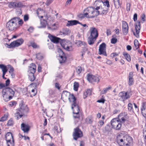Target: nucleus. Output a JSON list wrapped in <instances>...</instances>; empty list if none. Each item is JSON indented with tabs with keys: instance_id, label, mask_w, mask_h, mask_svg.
Returning a JSON list of instances; mask_svg holds the SVG:
<instances>
[{
	"instance_id": "f257e3e1",
	"label": "nucleus",
	"mask_w": 146,
	"mask_h": 146,
	"mask_svg": "<svg viewBox=\"0 0 146 146\" xmlns=\"http://www.w3.org/2000/svg\"><path fill=\"white\" fill-rule=\"evenodd\" d=\"M103 4V1L102 0H97L94 3V7H90L86 8V11L91 15L90 17H94L99 15L100 11L98 10L100 8L102 9V5Z\"/></svg>"
},
{
	"instance_id": "f03ea898",
	"label": "nucleus",
	"mask_w": 146,
	"mask_h": 146,
	"mask_svg": "<svg viewBox=\"0 0 146 146\" xmlns=\"http://www.w3.org/2000/svg\"><path fill=\"white\" fill-rule=\"evenodd\" d=\"M119 137H117V141L120 146H130L132 143V138L128 135H126L121 139L119 138Z\"/></svg>"
},
{
	"instance_id": "7ed1b4c3",
	"label": "nucleus",
	"mask_w": 146,
	"mask_h": 146,
	"mask_svg": "<svg viewBox=\"0 0 146 146\" xmlns=\"http://www.w3.org/2000/svg\"><path fill=\"white\" fill-rule=\"evenodd\" d=\"M2 93L3 99L5 101H8L12 99L15 94L14 90L8 87L3 89Z\"/></svg>"
},
{
	"instance_id": "20e7f679",
	"label": "nucleus",
	"mask_w": 146,
	"mask_h": 146,
	"mask_svg": "<svg viewBox=\"0 0 146 146\" xmlns=\"http://www.w3.org/2000/svg\"><path fill=\"white\" fill-rule=\"evenodd\" d=\"M19 19L18 17H14L11 19L6 24L7 28L11 31H15L18 27L17 24L18 21Z\"/></svg>"
},
{
	"instance_id": "39448f33",
	"label": "nucleus",
	"mask_w": 146,
	"mask_h": 146,
	"mask_svg": "<svg viewBox=\"0 0 146 146\" xmlns=\"http://www.w3.org/2000/svg\"><path fill=\"white\" fill-rule=\"evenodd\" d=\"M112 128L116 130H119L122 126L121 122L117 118L113 119L111 121Z\"/></svg>"
},
{
	"instance_id": "423d86ee",
	"label": "nucleus",
	"mask_w": 146,
	"mask_h": 146,
	"mask_svg": "<svg viewBox=\"0 0 146 146\" xmlns=\"http://www.w3.org/2000/svg\"><path fill=\"white\" fill-rule=\"evenodd\" d=\"M19 106L20 107L18 110V111H19L23 116H26L29 111L27 106L23 104V102H21L19 104Z\"/></svg>"
},
{
	"instance_id": "0eeeda50",
	"label": "nucleus",
	"mask_w": 146,
	"mask_h": 146,
	"mask_svg": "<svg viewBox=\"0 0 146 146\" xmlns=\"http://www.w3.org/2000/svg\"><path fill=\"white\" fill-rule=\"evenodd\" d=\"M73 136L74 139L76 140L79 138L83 136L82 132L80 129L78 127L74 129V132L73 134Z\"/></svg>"
},
{
	"instance_id": "6e6552de",
	"label": "nucleus",
	"mask_w": 146,
	"mask_h": 146,
	"mask_svg": "<svg viewBox=\"0 0 146 146\" xmlns=\"http://www.w3.org/2000/svg\"><path fill=\"white\" fill-rule=\"evenodd\" d=\"M106 44L103 42L100 44L99 47L98 54L103 55L105 56H107V55L106 51Z\"/></svg>"
},
{
	"instance_id": "1a4fd4ad",
	"label": "nucleus",
	"mask_w": 146,
	"mask_h": 146,
	"mask_svg": "<svg viewBox=\"0 0 146 146\" xmlns=\"http://www.w3.org/2000/svg\"><path fill=\"white\" fill-rule=\"evenodd\" d=\"M119 96L120 97L119 100L121 101L124 102L130 98V96L128 94V92L122 91L119 94Z\"/></svg>"
},
{
	"instance_id": "9d476101",
	"label": "nucleus",
	"mask_w": 146,
	"mask_h": 146,
	"mask_svg": "<svg viewBox=\"0 0 146 146\" xmlns=\"http://www.w3.org/2000/svg\"><path fill=\"white\" fill-rule=\"evenodd\" d=\"M23 42V40L21 38L11 42L9 46L10 47H17L21 45Z\"/></svg>"
},
{
	"instance_id": "9b49d317",
	"label": "nucleus",
	"mask_w": 146,
	"mask_h": 146,
	"mask_svg": "<svg viewBox=\"0 0 146 146\" xmlns=\"http://www.w3.org/2000/svg\"><path fill=\"white\" fill-rule=\"evenodd\" d=\"M68 98L70 102L73 103L71 107L72 109H73L74 108L76 107L77 106H79L76 103V99L73 94L71 95Z\"/></svg>"
},
{
	"instance_id": "f8f14e48",
	"label": "nucleus",
	"mask_w": 146,
	"mask_h": 146,
	"mask_svg": "<svg viewBox=\"0 0 146 146\" xmlns=\"http://www.w3.org/2000/svg\"><path fill=\"white\" fill-rule=\"evenodd\" d=\"M90 36L97 38L98 37V33L97 29L94 27H90Z\"/></svg>"
},
{
	"instance_id": "ddd939ff",
	"label": "nucleus",
	"mask_w": 146,
	"mask_h": 146,
	"mask_svg": "<svg viewBox=\"0 0 146 146\" xmlns=\"http://www.w3.org/2000/svg\"><path fill=\"white\" fill-rule=\"evenodd\" d=\"M140 23L139 21H138L137 22L135 25V30L136 33L133 32L134 35L137 38L139 37V33L140 32Z\"/></svg>"
},
{
	"instance_id": "4468645a",
	"label": "nucleus",
	"mask_w": 146,
	"mask_h": 146,
	"mask_svg": "<svg viewBox=\"0 0 146 146\" xmlns=\"http://www.w3.org/2000/svg\"><path fill=\"white\" fill-rule=\"evenodd\" d=\"M73 113H74L73 117L75 118L80 119V116L79 114V106H77L76 107L74 108L73 109Z\"/></svg>"
},
{
	"instance_id": "2eb2a0df",
	"label": "nucleus",
	"mask_w": 146,
	"mask_h": 146,
	"mask_svg": "<svg viewBox=\"0 0 146 146\" xmlns=\"http://www.w3.org/2000/svg\"><path fill=\"white\" fill-rule=\"evenodd\" d=\"M128 26L126 22L122 21V32L124 35H126L128 33Z\"/></svg>"
},
{
	"instance_id": "dca6fc26",
	"label": "nucleus",
	"mask_w": 146,
	"mask_h": 146,
	"mask_svg": "<svg viewBox=\"0 0 146 146\" xmlns=\"http://www.w3.org/2000/svg\"><path fill=\"white\" fill-rule=\"evenodd\" d=\"M48 37L52 42L54 43H58L60 39L59 38L53 36L50 34H49L48 35Z\"/></svg>"
},
{
	"instance_id": "f3484780",
	"label": "nucleus",
	"mask_w": 146,
	"mask_h": 146,
	"mask_svg": "<svg viewBox=\"0 0 146 146\" xmlns=\"http://www.w3.org/2000/svg\"><path fill=\"white\" fill-rule=\"evenodd\" d=\"M21 128L24 133H28L30 129V127L29 125L24 123L21 124Z\"/></svg>"
},
{
	"instance_id": "a211bd4d",
	"label": "nucleus",
	"mask_w": 146,
	"mask_h": 146,
	"mask_svg": "<svg viewBox=\"0 0 146 146\" xmlns=\"http://www.w3.org/2000/svg\"><path fill=\"white\" fill-rule=\"evenodd\" d=\"M142 108L141 109V113L143 116L146 119V103H142Z\"/></svg>"
},
{
	"instance_id": "6ab92c4d",
	"label": "nucleus",
	"mask_w": 146,
	"mask_h": 146,
	"mask_svg": "<svg viewBox=\"0 0 146 146\" xmlns=\"http://www.w3.org/2000/svg\"><path fill=\"white\" fill-rule=\"evenodd\" d=\"M78 21L76 20L68 21L66 24L67 26H70L76 25L78 24Z\"/></svg>"
},
{
	"instance_id": "aec40b11",
	"label": "nucleus",
	"mask_w": 146,
	"mask_h": 146,
	"mask_svg": "<svg viewBox=\"0 0 146 146\" xmlns=\"http://www.w3.org/2000/svg\"><path fill=\"white\" fill-rule=\"evenodd\" d=\"M133 73L131 72L129 73V85L131 86L134 83L133 80Z\"/></svg>"
},
{
	"instance_id": "412c9836",
	"label": "nucleus",
	"mask_w": 146,
	"mask_h": 146,
	"mask_svg": "<svg viewBox=\"0 0 146 146\" xmlns=\"http://www.w3.org/2000/svg\"><path fill=\"white\" fill-rule=\"evenodd\" d=\"M5 138L6 141H9L13 139L12 134L11 132H8L6 134Z\"/></svg>"
},
{
	"instance_id": "4be33fe9",
	"label": "nucleus",
	"mask_w": 146,
	"mask_h": 146,
	"mask_svg": "<svg viewBox=\"0 0 146 146\" xmlns=\"http://www.w3.org/2000/svg\"><path fill=\"white\" fill-rule=\"evenodd\" d=\"M96 38L90 36L88 38V44L90 45L94 44Z\"/></svg>"
},
{
	"instance_id": "5701e85b",
	"label": "nucleus",
	"mask_w": 146,
	"mask_h": 146,
	"mask_svg": "<svg viewBox=\"0 0 146 146\" xmlns=\"http://www.w3.org/2000/svg\"><path fill=\"white\" fill-rule=\"evenodd\" d=\"M29 73H35L36 70V66L34 64L32 63L29 68Z\"/></svg>"
},
{
	"instance_id": "b1692460",
	"label": "nucleus",
	"mask_w": 146,
	"mask_h": 146,
	"mask_svg": "<svg viewBox=\"0 0 146 146\" xmlns=\"http://www.w3.org/2000/svg\"><path fill=\"white\" fill-rule=\"evenodd\" d=\"M70 95V93L67 91L63 92L61 95L62 98L66 99Z\"/></svg>"
},
{
	"instance_id": "393cba45",
	"label": "nucleus",
	"mask_w": 146,
	"mask_h": 146,
	"mask_svg": "<svg viewBox=\"0 0 146 146\" xmlns=\"http://www.w3.org/2000/svg\"><path fill=\"white\" fill-rule=\"evenodd\" d=\"M123 55L126 60L129 62L131 61V58L130 55L126 52H123Z\"/></svg>"
},
{
	"instance_id": "a878e982",
	"label": "nucleus",
	"mask_w": 146,
	"mask_h": 146,
	"mask_svg": "<svg viewBox=\"0 0 146 146\" xmlns=\"http://www.w3.org/2000/svg\"><path fill=\"white\" fill-rule=\"evenodd\" d=\"M40 21L41 27L42 28H45L47 24V21H45L44 19H40Z\"/></svg>"
},
{
	"instance_id": "bb28decb",
	"label": "nucleus",
	"mask_w": 146,
	"mask_h": 146,
	"mask_svg": "<svg viewBox=\"0 0 146 146\" xmlns=\"http://www.w3.org/2000/svg\"><path fill=\"white\" fill-rule=\"evenodd\" d=\"M34 74V73H29V78L31 81H34L35 79V76Z\"/></svg>"
},
{
	"instance_id": "cd10ccee",
	"label": "nucleus",
	"mask_w": 146,
	"mask_h": 146,
	"mask_svg": "<svg viewBox=\"0 0 146 146\" xmlns=\"http://www.w3.org/2000/svg\"><path fill=\"white\" fill-rule=\"evenodd\" d=\"M23 115L20 112L17 111V112L15 114V117L17 119H18L19 118H21L22 116Z\"/></svg>"
},
{
	"instance_id": "c85d7f7f",
	"label": "nucleus",
	"mask_w": 146,
	"mask_h": 146,
	"mask_svg": "<svg viewBox=\"0 0 146 146\" xmlns=\"http://www.w3.org/2000/svg\"><path fill=\"white\" fill-rule=\"evenodd\" d=\"M0 68L2 69L3 73H6L7 72L6 66L3 64H0Z\"/></svg>"
},
{
	"instance_id": "c756f323",
	"label": "nucleus",
	"mask_w": 146,
	"mask_h": 146,
	"mask_svg": "<svg viewBox=\"0 0 146 146\" xmlns=\"http://www.w3.org/2000/svg\"><path fill=\"white\" fill-rule=\"evenodd\" d=\"M93 77L94 75L88 74L87 75V79L90 82H93Z\"/></svg>"
},
{
	"instance_id": "7c9ffc66",
	"label": "nucleus",
	"mask_w": 146,
	"mask_h": 146,
	"mask_svg": "<svg viewBox=\"0 0 146 146\" xmlns=\"http://www.w3.org/2000/svg\"><path fill=\"white\" fill-rule=\"evenodd\" d=\"M115 7L117 9H118L120 7L119 0H113Z\"/></svg>"
},
{
	"instance_id": "2f4dec72",
	"label": "nucleus",
	"mask_w": 146,
	"mask_h": 146,
	"mask_svg": "<svg viewBox=\"0 0 146 146\" xmlns=\"http://www.w3.org/2000/svg\"><path fill=\"white\" fill-rule=\"evenodd\" d=\"M16 2H11L9 3V6L10 8L15 9L16 8Z\"/></svg>"
},
{
	"instance_id": "473e14b6",
	"label": "nucleus",
	"mask_w": 146,
	"mask_h": 146,
	"mask_svg": "<svg viewBox=\"0 0 146 146\" xmlns=\"http://www.w3.org/2000/svg\"><path fill=\"white\" fill-rule=\"evenodd\" d=\"M60 59L59 60L60 63H63L66 61V58L64 55L60 56Z\"/></svg>"
},
{
	"instance_id": "72a5a7b5",
	"label": "nucleus",
	"mask_w": 146,
	"mask_h": 146,
	"mask_svg": "<svg viewBox=\"0 0 146 146\" xmlns=\"http://www.w3.org/2000/svg\"><path fill=\"white\" fill-rule=\"evenodd\" d=\"M134 45L135 47L134 48V50H136L139 48V43L138 40L137 39H135L134 41Z\"/></svg>"
},
{
	"instance_id": "f704fd0d",
	"label": "nucleus",
	"mask_w": 146,
	"mask_h": 146,
	"mask_svg": "<svg viewBox=\"0 0 146 146\" xmlns=\"http://www.w3.org/2000/svg\"><path fill=\"white\" fill-rule=\"evenodd\" d=\"M62 46L64 49L68 51H71L72 50V47L71 46H68L66 44H64Z\"/></svg>"
},
{
	"instance_id": "c9c22d12",
	"label": "nucleus",
	"mask_w": 146,
	"mask_h": 146,
	"mask_svg": "<svg viewBox=\"0 0 146 146\" xmlns=\"http://www.w3.org/2000/svg\"><path fill=\"white\" fill-rule=\"evenodd\" d=\"M111 88L110 86H109L108 87L106 88H105L104 89L102 90L101 92V94H106L107 92L109 91V90L111 89Z\"/></svg>"
},
{
	"instance_id": "e433bc0d",
	"label": "nucleus",
	"mask_w": 146,
	"mask_h": 146,
	"mask_svg": "<svg viewBox=\"0 0 146 146\" xmlns=\"http://www.w3.org/2000/svg\"><path fill=\"white\" fill-rule=\"evenodd\" d=\"M7 146H14V139L9 141H6Z\"/></svg>"
},
{
	"instance_id": "4c0bfd02",
	"label": "nucleus",
	"mask_w": 146,
	"mask_h": 146,
	"mask_svg": "<svg viewBox=\"0 0 146 146\" xmlns=\"http://www.w3.org/2000/svg\"><path fill=\"white\" fill-rule=\"evenodd\" d=\"M79 84L78 82H75L74 83V89L75 91H77L78 90Z\"/></svg>"
},
{
	"instance_id": "58836bf2",
	"label": "nucleus",
	"mask_w": 146,
	"mask_h": 146,
	"mask_svg": "<svg viewBox=\"0 0 146 146\" xmlns=\"http://www.w3.org/2000/svg\"><path fill=\"white\" fill-rule=\"evenodd\" d=\"M122 114H120L119 116L117 119H119V121L121 120V122H124L125 121V119L123 117H122Z\"/></svg>"
},
{
	"instance_id": "ea45409f",
	"label": "nucleus",
	"mask_w": 146,
	"mask_h": 146,
	"mask_svg": "<svg viewBox=\"0 0 146 146\" xmlns=\"http://www.w3.org/2000/svg\"><path fill=\"white\" fill-rule=\"evenodd\" d=\"M29 43L30 45L29 46H31L34 48H36L38 47L36 44L33 41H30Z\"/></svg>"
},
{
	"instance_id": "a19ab883",
	"label": "nucleus",
	"mask_w": 146,
	"mask_h": 146,
	"mask_svg": "<svg viewBox=\"0 0 146 146\" xmlns=\"http://www.w3.org/2000/svg\"><path fill=\"white\" fill-rule=\"evenodd\" d=\"M36 58L39 60H40L43 58V56L41 53H39L36 54Z\"/></svg>"
},
{
	"instance_id": "79ce46f5",
	"label": "nucleus",
	"mask_w": 146,
	"mask_h": 146,
	"mask_svg": "<svg viewBox=\"0 0 146 146\" xmlns=\"http://www.w3.org/2000/svg\"><path fill=\"white\" fill-rule=\"evenodd\" d=\"M53 129L56 131L57 133H59L61 132V130L60 128L59 129H58V127L57 126H55L54 128Z\"/></svg>"
},
{
	"instance_id": "37998d69",
	"label": "nucleus",
	"mask_w": 146,
	"mask_h": 146,
	"mask_svg": "<svg viewBox=\"0 0 146 146\" xmlns=\"http://www.w3.org/2000/svg\"><path fill=\"white\" fill-rule=\"evenodd\" d=\"M36 93V92L35 91V90L34 89H33L31 90V91L30 93V96L31 97H32L33 96H35Z\"/></svg>"
},
{
	"instance_id": "c03bdc74",
	"label": "nucleus",
	"mask_w": 146,
	"mask_h": 146,
	"mask_svg": "<svg viewBox=\"0 0 146 146\" xmlns=\"http://www.w3.org/2000/svg\"><path fill=\"white\" fill-rule=\"evenodd\" d=\"M7 115H5L4 116L0 118V121H5L7 120Z\"/></svg>"
},
{
	"instance_id": "a18cd8bd",
	"label": "nucleus",
	"mask_w": 146,
	"mask_h": 146,
	"mask_svg": "<svg viewBox=\"0 0 146 146\" xmlns=\"http://www.w3.org/2000/svg\"><path fill=\"white\" fill-rule=\"evenodd\" d=\"M104 4H103V5L104 6H106L108 8H109L110 7V5L109 4V2L108 0H106L104 2H103Z\"/></svg>"
},
{
	"instance_id": "49530a36",
	"label": "nucleus",
	"mask_w": 146,
	"mask_h": 146,
	"mask_svg": "<svg viewBox=\"0 0 146 146\" xmlns=\"http://www.w3.org/2000/svg\"><path fill=\"white\" fill-rule=\"evenodd\" d=\"M82 68L80 66H78L76 68V72L78 74H79L82 71Z\"/></svg>"
},
{
	"instance_id": "de8ad7c7",
	"label": "nucleus",
	"mask_w": 146,
	"mask_h": 146,
	"mask_svg": "<svg viewBox=\"0 0 146 146\" xmlns=\"http://www.w3.org/2000/svg\"><path fill=\"white\" fill-rule=\"evenodd\" d=\"M16 8H21L23 6V5L22 3L20 2H18V3L16 2Z\"/></svg>"
},
{
	"instance_id": "09e8293b",
	"label": "nucleus",
	"mask_w": 146,
	"mask_h": 146,
	"mask_svg": "<svg viewBox=\"0 0 146 146\" xmlns=\"http://www.w3.org/2000/svg\"><path fill=\"white\" fill-rule=\"evenodd\" d=\"M128 110L131 111L133 110V105L131 103H129L128 105Z\"/></svg>"
},
{
	"instance_id": "8fccbe9b",
	"label": "nucleus",
	"mask_w": 146,
	"mask_h": 146,
	"mask_svg": "<svg viewBox=\"0 0 146 146\" xmlns=\"http://www.w3.org/2000/svg\"><path fill=\"white\" fill-rule=\"evenodd\" d=\"M13 121L12 119H11L8 121L7 124L8 125H12L13 124Z\"/></svg>"
},
{
	"instance_id": "3c124183",
	"label": "nucleus",
	"mask_w": 146,
	"mask_h": 146,
	"mask_svg": "<svg viewBox=\"0 0 146 146\" xmlns=\"http://www.w3.org/2000/svg\"><path fill=\"white\" fill-rule=\"evenodd\" d=\"M86 120L87 123H91L92 122V120L91 117H87L86 118Z\"/></svg>"
},
{
	"instance_id": "603ef678",
	"label": "nucleus",
	"mask_w": 146,
	"mask_h": 146,
	"mask_svg": "<svg viewBox=\"0 0 146 146\" xmlns=\"http://www.w3.org/2000/svg\"><path fill=\"white\" fill-rule=\"evenodd\" d=\"M93 79V82H99L100 80V79L99 78L98 76H94Z\"/></svg>"
},
{
	"instance_id": "864d4df0",
	"label": "nucleus",
	"mask_w": 146,
	"mask_h": 146,
	"mask_svg": "<svg viewBox=\"0 0 146 146\" xmlns=\"http://www.w3.org/2000/svg\"><path fill=\"white\" fill-rule=\"evenodd\" d=\"M117 40L116 38H113L111 39V42L112 44H114L117 42Z\"/></svg>"
},
{
	"instance_id": "5fc2aeb1",
	"label": "nucleus",
	"mask_w": 146,
	"mask_h": 146,
	"mask_svg": "<svg viewBox=\"0 0 146 146\" xmlns=\"http://www.w3.org/2000/svg\"><path fill=\"white\" fill-rule=\"evenodd\" d=\"M86 9H85V11H86ZM87 12L88 13H86L84 14V17H86L88 18H91L90 17V16L91 15L88 13V12L87 11Z\"/></svg>"
},
{
	"instance_id": "6e6d98bb",
	"label": "nucleus",
	"mask_w": 146,
	"mask_h": 146,
	"mask_svg": "<svg viewBox=\"0 0 146 146\" xmlns=\"http://www.w3.org/2000/svg\"><path fill=\"white\" fill-rule=\"evenodd\" d=\"M16 104V103L15 101H13L10 102L9 104V105L11 107H12L13 106H15Z\"/></svg>"
},
{
	"instance_id": "4d7b16f0",
	"label": "nucleus",
	"mask_w": 146,
	"mask_h": 146,
	"mask_svg": "<svg viewBox=\"0 0 146 146\" xmlns=\"http://www.w3.org/2000/svg\"><path fill=\"white\" fill-rule=\"evenodd\" d=\"M24 20L25 21H27L29 19V15L27 14L25 15L24 16Z\"/></svg>"
},
{
	"instance_id": "13d9d810",
	"label": "nucleus",
	"mask_w": 146,
	"mask_h": 146,
	"mask_svg": "<svg viewBox=\"0 0 146 146\" xmlns=\"http://www.w3.org/2000/svg\"><path fill=\"white\" fill-rule=\"evenodd\" d=\"M17 23H18V25H19L21 26L23 24L24 22L23 20L22 19H20L19 18V21H18Z\"/></svg>"
},
{
	"instance_id": "bf43d9fd",
	"label": "nucleus",
	"mask_w": 146,
	"mask_h": 146,
	"mask_svg": "<svg viewBox=\"0 0 146 146\" xmlns=\"http://www.w3.org/2000/svg\"><path fill=\"white\" fill-rule=\"evenodd\" d=\"M70 32L68 29H66L64 31V32H63L62 33L64 35H68V34H70Z\"/></svg>"
},
{
	"instance_id": "052dcab7",
	"label": "nucleus",
	"mask_w": 146,
	"mask_h": 146,
	"mask_svg": "<svg viewBox=\"0 0 146 146\" xmlns=\"http://www.w3.org/2000/svg\"><path fill=\"white\" fill-rule=\"evenodd\" d=\"M118 54L116 53H113L111 54L110 57L112 58H113L117 56Z\"/></svg>"
},
{
	"instance_id": "680f3d73",
	"label": "nucleus",
	"mask_w": 146,
	"mask_h": 146,
	"mask_svg": "<svg viewBox=\"0 0 146 146\" xmlns=\"http://www.w3.org/2000/svg\"><path fill=\"white\" fill-rule=\"evenodd\" d=\"M130 4L129 3H128L126 5V9L127 11H129L130 9Z\"/></svg>"
},
{
	"instance_id": "e2e57ef3",
	"label": "nucleus",
	"mask_w": 146,
	"mask_h": 146,
	"mask_svg": "<svg viewBox=\"0 0 146 146\" xmlns=\"http://www.w3.org/2000/svg\"><path fill=\"white\" fill-rule=\"evenodd\" d=\"M40 18L41 19H42V18H43V19H44L45 21H47V20H48V17L47 15L44 16H40Z\"/></svg>"
},
{
	"instance_id": "0e129e2a",
	"label": "nucleus",
	"mask_w": 146,
	"mask_h": 146,
	"mask_svg": "<svg viewBox=\"0 0 146 146\" xmlns=\"http://www.w3.org/2000/svg\"><path fill=\"white\" fill-rule=\"evenodd\" d=\"M53 0H47L46 3L47 6H48L52 2Z\"/></svg>"
},
{
	"instance_id": "69168bd1",
	"label": "nucleus",
	"mask_w": 146,
	"mask_h": 146,
	"mask_svg": "<svg viewBox=\"0 0 146 146\" xmlns=\"http://www.w3.org/2000/svg\"><path fill=\"white\" fill-rule=\"evenodd\" d=\"M105 100L104 99L102 98L100 100H98L97 101V102L100 103H104L105 102Z\"/></svg>"
},
{
	"instance_id": "338daca9",
	"label": "nucleus",
	"mask_w": 146,
	"mask_h": 146,
	"mask_svg": "<svg viewBox=\"0 0 146 146\" xmlns=\"http://www.w3.org/2000/svg\"><path fill=\"white\" fill-rule=\"evenodd\" d=\"M88 95L90 96L91 94V91L90 89H88L85 92Z\"/></svg>"
},
{
	"instance_id": "774afa93",
	"label": "nucleus",
	"mask_w": 146,
	"mask_h": 146,
	"mask_svg": "<svg viewBox=\"0 0 146 146\" xmlns=\"http://www.w3.org/2000/svg\"><path fill=\"white\" fill-rule=\"evenodd\" d=\"M88 95L90 96L91 94V91L90 89H88L85 92Z\"/></svg>"
}]
</instances>
